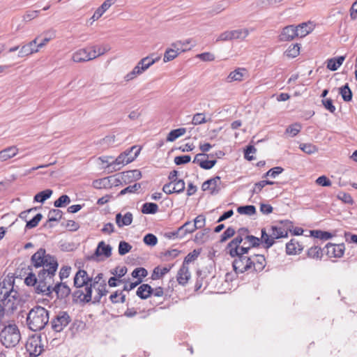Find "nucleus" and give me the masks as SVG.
<instances>
[{
  "label": "nucleus",
  "mask_w": 357,
  "mask_h": 357,
  "mask_svg": "<svg viewBox=\"0 0 357 357\" xmlns=\"http://www.w3.org/2000/svg\"><path fill=\"white\" fill-rule=\"evenodd\" d=\"M232 262L233 269L236 274L255 273L261 272L266 266V259L263 255H248V252H238Z\"/></svg>",
  "instance_id": "1"
},
{
  "label": "nucleus",
  "mask_w": 357,
  "mask_h": 357,
  "mask_svg": "<svg viewBox=\"0 0 357 357\" xmlns=\"http://www.w3.org/2000/svg\"><path fill=\"white\" fill-rule=\"evenodd\" d=\"M261 243V237L257 238L250 234L246 228H241L237 236L227 246V252L230 256L236 255L238 252H248L252 248L257 247Z\"/></svg>",
  "instance_id": "2"
},
{
  "label": "nucleus",
  "mask_w": 357,
  "mask_h": 357,
  "mask_svg": "<svg viewBox=\"0 0 357 357\" xmlns=\"http://www.w3.org/2000/svg\"><path fill=\"white\" fill-rule=\"evenodd\" d=\"M107 292V284L105 280H103V274L98 273L92 278L89 286L85 287L83 289L75 291V296L80 301L88 303L92 299L94 301H99Z\"/></svg>",
  "instance_id": "3"
},
{
  "label": "nucleus",
  "mask_w": 357,
  "mask_h": 357,
  "mask_svg": "<svg viewBox=\"0 0 357 357\" xmlns=\"http://www.w3.org/2000/svg\"><path fill=\"white\" fill-rule=\"evenodd\" d=\"M26 276L24 282L28 286H36L35 291L37 294H43L48 297H52V290L50 283L55 274H48L46 272L38 271V277L33 273L31 266L27 268Z\"/></svg>",
  "instance_id": "4"
},
{
  "label": "nucleus",
  "mask_w": 357,
  "mask_h": 357,
  "mask_svg": "<svg viewBox=\"0 0 357 357\" xmlns=\"http://www.w3.org/2000/svg\"><path fill=\"white\" fill-rule=\"evenodd\" d=\"M141 174L138 170H132L121 172L114 175L94 180L92 185L96 189H109L114 186H119L123 182H130L131 179H138Z\"/></svg>",
  "instance_id": "5"
},
{
  "label": "nucleus",
  "mask_w": 357,
  "mask_h": 357,
  "mask_svg": "<svg viewBox=\"0 0 357 357\" xmlns=\"http://www.w3.org/2000/svg\"><path fill=\"white\" fill-rule=\"evenodd\" d=\"M291 225L289 220H281L270 227L269 234L265 228L261 229V243L266 248H269L274 244L275 239L287 237Z\"/></svg>",
  "instance_id": "6"
},
{
  "label": "nucleus",
  "mask_w": 357,
  "mask_h": 357,
  "mask_svg": "<svg viewBox=\"0 0 357 357\" xmlns=\"http://www.w3.org/2000/svg\"><path fill=\"white\" fill-rule=\"evenodd\" d=\"M32 267L35 268H42L39 271L46 272L48 274H55L58 263L54 257L47 253L44 248H40L31 258Z\"/></svg>",
  "instance_id": "7"
},
{
  "label": "nucleus",
  "mask_w": 357,
  "mask_h": 357,
  "mask_svg": "<svg viewBox=\"0 0 357 357\" xmlns=\"http://www.w3.org/2000/svg\"><path fill=\"white\" fill-rule=\"evenodd\" d=\"M49 312L41 306H35L28 313L26 324L33 331L43 329L49 322Z\"/></svg>",
  "instance_id": "8"
},
{
  "label": "nucleus",
  "mask_w": 357,
  "mask_h": 357,
  "mask_svg": "<svg viewBox=\"0 0 357 357\" xmlns=\"http://www.w3.org/2000/svg\"><path fill=\"white\" fill-rule=\"evenodd\" d=\"M20 338V332L15 324L5 326L0 333V341L6 347H15L18 344Z\"/></svg>",
  "instance_id": "9"
},
{
  "label": "nucleus",
  "mask_w": 357,
  "mask_h": 357,
  "mask_svg": "<svg viewBox=\"0 0 357 357\" xmlns=\"http://www.w3.org/2000/svg\"><path fill=\"white\" fill-rule=\"evenodd\" d=\"M0 295H3L1 301L3 305L8 310H13L17 309L20 299L18 292L13 289L12 287L9 291L1 288L0 290Z\"/></svg>",
  "instance_id": "10"
},
{
  "label": "nucleus",
  "mask_w": 357,
  "mask_h": 357,
  "mask_svg": "<svg viewBox=\"0 0 357 357\" xmlns=\"http://www.w3.org/2000/svg\"><path fill=\"white\" fill-rule=\"evenodd\" d=\"M140 147L133 146L130 149L125 151L121 153L114 161L111 162L109 166L112 165H120L124 166L132 162L138 155L140 152Z\"/></svg>",
  "instance_id": "11"
},
{
  "label": "nucleus",
  "mask_w": 357,
  "mask_h": 357,
  "mask_svg": "<svg viewBox=\"0 0 357 357\" xmlns=\"http://www.w3.org/2000/svg\"><path fill=\"white\" fill-rule=\"evenodd\" d=\"M40 37V35L37 36L34 39L28 42L26 44H24L21 46L19 52H18V57H28L34 54H36L39 52L38 48L37 47V43Z\"/></svg>",
  "instance_id": "12"
},
{
  "label": "nucleus",
  "mask_w": 357,
  "mask_h": 357,
  "mask_svg": "<svg viewBox=\"0 0 357 357\" xmlns=\"http://www.w3.org/2000/svg\"><path fill=\"white\" fill-rule=\"evenodd\" d=\"M70 321V317L66 312H60L52 321V328L56 332L62 331Z\"/></svg>",
  "instance_id": "13"
},
{
  "label": "nucleus",
  "mask_w": 357,
  "mask_h": 357,
  "mask_svg": "<svg viewBox=\"0 0 357 357\" xmlns=\"http://www.w3.org/2000/svg\"><path fill=\"white\" fill-rule=\"evenodd\" d=\"M35 211H36V208H32L29 210L22 211L20 214V218L24 219L26 222V228L27 229H32L36 227L43 218L41 213H37L31 219H29V214Z\"/></svg>",
  "instance_id": "14"
},
{
  "label": "nucleus",
  "mask_w": 357,
  "mask_h": 357,
  "mask_svg": "<svg viewBox=\"0 0 357 357\" xmlns=\"http://www.w3.org/2000/svg\"><path fill=\"white\" fill-rule=\"evenodd\" d=\"M26 348L31 357L38 356L43 351L41 340L38 337L29 339Z\"/></svg>",
  "instance_id": "15"
},
{
  "label": "nucleus",
  "mask_w": 357,
  "mask_h": 357,
  "mask_svg": "<svg viewBox=\"0 0 357 357\" xmlns=\"http://www.w3.org/2000/svg\"><path fill=\"white\" fill-rule=\"evenodd\" d=\"M71 60L75 63H85L91 61L89 49L88 47H84L75 50L71 55Z\"/></svg>",
  "instance_id": "16"
},
{
  "label": "nucleus",
  "mask_w": 357,
  "mask_h": 357,
  "mask_svg": "<svg viewBox=\"0 0 357 357\" xmlns=\"http://www.w3.org/2000/svg\"><path fill=\"white\" fill-rule=\"evenodd\" d=\"M92 278H89L86 271L79 269L74 277V286L76 288H85L89 286Z\"/></svg>",
  "instance_id": "17"
},
{
  "label": "nucleus",
  "mask_w": 357,
  "mask_h": 357,
  "mask_svg": "<svg viewBox=\"0 0 357 357\" xmlns=\"http://www.w3.org/2000/svg\"><path fill=\"white\" fill-rule=\"evenodd\" d=\"M153 55V54H151L147 56H145L141 59L137 63L136 66L142 74L146 72L151 66H152L154 63L160 60V56H156L154 58Z\"/></svg>",
  "instance_id": "18"
},
{
  "label": "nucleus",
  "mask_w": 357,
  "mask_h": 357,
  "mask_svg": "<svg viewBox=\"0 0 357 357\" xmlns=\"http://www.w3.org/2000/svg\"><path fill=\"white\" fill-rule=\"evenodd\" d=\"M209 155L204 153H198L195 158L194 162L204 169H211L217 162L215 159H208Z\"/></svg>",
  "instance_id": "19"
},
{
  "label": "nucleus",
  "mask_w": 357,
  "mask_h": 357,
  "mask_svg": "<svg viewBox=\"0 0 357 357\" xmlns=\"http://www.w3.org/2000/svg\"><path fill=\"white\" fill-rule=\"evenodd\" d=\"M197 45V42L193 38L179 40L172 43V46L179 50L181 53L192 50Z\"/></svg>",
  "instance_id": "20"
},
{
  "label": "nucleus",
  "mask_w": 357,
  "mask_h": 357,
  "mask_svg": "<svg viewBox=\"0 0 357 357\" xmlns=\"http://www.w3.org/2000/svg\"><path fill=\"white\" fill-rule=\"evenodd\" d=\"M345 246L343 243L326 245V254L330 257H342L344 253Z\"/></svg>",
  "instance_id": "21"
},
{
  "label": "nucleus",
  "mask_w": 357,
  "mask_h": 357,
  "mask_svg": "<svg viewBox=\"0 0 357 357\" xmlns=\"http://www.w3.org/2000/svg\"><path fill=\"white\" fill-rule=\"evenodd\" d=\"M185 189V182L182 179L174 183H168L164 185L162 190L166 194L180 193Z\"/></svg>",
  "instance_id": "22"
},
{
  "label": "nucleus",
  "mask_w": 357,
  "mask_h": 357,
  "mask_svg": "<svg viewBox=\"0 0 357 357\" xmlns=\"http://www.w3.org/2000/svg\"><path fill=\"white\" fill-rule=\"evenodd\" d=\"M248 70L244 68H237L234 70L229 73L226 80L231 83L233 82H242L245 77H248Z\"/></svg>",
  "instance_id": "23"
},
{
  "label": "nucleus",
  "mask_w": 357,
  "mask_h": 357,
  "mask_svg": "<svg viewBox=\"0 0 357 357\" xmlns=\"http://www.w3.org/2000/svg\"><path fill=\"white\" fill-rule=\"evenodd\" d=\"M191 278L189 266L182 264L176 275V280L181 285H185Z\"/></svg>",
  "instance_id": "24"
},
{
  "label": "nucleus",
  "mask_w": 357,
  "mask_h": 357,
  "mask_svg": "<svg viewBox=\"0 0 357 357\" xmlns=\"http://www.w3.org/2000/svg\"><path fill=\"white\" fill-rule=\"evenodd\" d=\"M295 37H298L296 26L289 25L285 26L279 36L281 41H289L293 40Z\"/></svg>",
  "instance_id": "25"
},
{
  "label": "nucleus",
  "mask_w": 357,
  "mask_h": 357,
  "mask_svg": "<svg viewBox=\"0 0 357 357\" xmlns=\"http://www.w3.org/2000/svg\"><path fill=\"white\" fill-rule=\"evenodd\" d=\"M304 247L296 239H291L286 244V253L289 255H299Z\"/></svg>",
  "instance_id": "26"
},
{
  "label": "nucleus",
  "mask_w": 357,
  "mask_h": 357,
  "mask_svg": "<svg viewBox=\"0 0 357 357\" xmlns=\"http://www.w3.org/2000/svg\"><path fill=\"white\" fill-rule=\"evenodd\" d=\"M315 28V24L313 22L308 21L303 22L296 26L298 37L303 38L310 33Z\"/></svg>",
  "instance_id": "27"
},
{
  "label": "nucleus",
  "mask_w": 357,
  "mask_h": 357,
  "mask_svg": "<svg viewBox=\"0 0 357 357\" xmlns=\"http://www.w3.org/2000/svg\"><path fill=\"white\" fill-rule=\"evenodd\" d=\"M205 216L204 215H199L195 218L193 224L190 221H188L185 223L184 227L190 226V228L188 229V232H194L198 229L203 228L205 226Z\"/></svg>",
  "instance_id": "28"
},
{
  "label": "nucleus",
  "mask_w": 357,
  "mask_h": 357,
  "mask_svg": "<svg viewBox=\"0 0 357 357\" xmlns=\"http://www.w3.org/2000/svg\"><path fill=\"white\" fill-rule=\"evenodd\" d=\"M96 257H104L109 258L112 255V247L109 244H106L105 241H102L98 243L96 250L95 251Z\"/></svg>",
  "instance_id": "29"
},
{
  "label": "nucleus",
  "mask_w": 357,
  "mask_h": 357,
  "mask_svg": "<svg viewBox=\"0 0 357 357\" xmlns=\"http://www.w3.org/2000/svg\"><path fill=\"white\" fill-rule=\"evenodd\" d=\"M220 181V176H215L203 183L202 189L203 191H209L211 193L218 190V184Z\"/></svg>",
  "instance_id": "30"
},
{
  "label": "nucleus",
  "mask_w": 357,
  "mask_h": 357,
  "mask_svg": "<svg viewBox=\"0 0 357 357\" xmlns=\"http://www.w3.org/2000/svg\"><path fill=\"white\" fill-rule=\"evenodd\" d=\"M19 152V149L15 146H9L0 151V162H5L15 157Z\"/></svg>",
  "instance_id": "31"
},
{
  "label": "nucleus",
  "mask_w": 357,
  "mask_h": 357,
  "mask_svg": "<svg viewBox=\"0 0 357 357\" xmlns=\"http://www.w3.org/2000/svg\"><path fill=\"white\" fill-rule=\"evenodd\" d=\"M52 291H54L58 298H66L70 294V289L65 283H59L52 288Z\"/></svg>",
  "instance_id": "32"
},
{
  "label": "nucleus",
  "mask_w": 357,
  "mask_h": 357,
  "mask_svg": "<svg viewBox=\"0 0 357 357\" xmlns=\"http://www.w3.org/2000/svg\"><path fill=\"white\" fill-rule=\"evenodd\" d=\"M172 267L173 265H168L167 266H156L153 271L151 278L153 280L161 279L165 275L171 271Z\"/></svg>",
  "instance_id": "33"
},
{
  "label": "nucleus",
  "mask_w": 357,
  "mask_h": 357,
  "mask_svg": "<svg viewBox=\"0 0 357 357\" xmlns=\"http://www.w3.org/2000/svg\"><path fill=\"white\" fill-rule=\"evenodd\" d=\"M115 220L119 227L128 226L131 225L132 222V214L130 212H127L124 215H122L121 213H117Z\"/></svg>",
  "instance_id": "34"
},
{
  "label": "nucleus",
  "mask_w": 357,
  "mask_h": 357,
  "mask_svg": "<svg viewBox=\"0 0 357 357\" xmlns=\"http://www.w3.org/2000/svg\"><path fill=\"white\" fill-rule=\"evenodd\" d=\"M88 48L89 49L91 60L103 55L109 50V47L107 45H94Z\"/></svg>",
  "instance_id": "35"
},
{
  "label": "nucleus",
  "mask_w": 357,
  "mask_h": 357,
  "mask_svg": "<svg viewBox=\"0 0 357 357\" xmlns=\"http://www.w3.org/2000/svg\"><path fill=\"white\" fill-rule=\"evenodd\" d=\"M345 60L344 56L331 58L327 60V68L331 71L337 70Z\"/></svg>",
  "instance_id": "36"
},
{
  "label": "nucleus",
  "mask_w": 357,
  "mask_h": 357,
  "mask_svg": "<svg viewBox=\"0 0 357 357\" xmlns=\"http://www.w3.org/2000/svg\"><path fill=\"white\" fill-rule=\"evenodd\" d=\"M180 54L181 52H179V50L176 48H174V47L172 46V43L170 47L167 48L164 53L163 62H169L176 59Z\"/></svg>",
  "instance_id": "37"
},
{
  "label": "nucleus",
  "mask_w": 357,
  "mask_h": 357,
  "mask_svg": "<svg viewBox=\"0 0 357 357\" xmlns=\"http://www.w3.org/2000/svg\"><path fill=\"white\" fill-rule=\"evenodd\" d=\"M42 35L44 36V38L40 43H37L36 44L39 50L44 47L49 42H50L56 37L55 31L54 30L45 31L42 33Z\"/></svg>",
  "instance_id": "38"
},
{
  "label": "nucleus",
  "mask_w": 357,
  "mask_h": 357,
  "mask_svg": "<svg viewBox=\"0 0 357 357\" xmlns=\"http://www.w3.org/2000/svg\"><path fill=\"white\" fill-rule=\"evenodd\" d=\"M153 289L148 284H141L137 290V295L142 299H146L152 294Z\"/></svg>",
  "instance_id": "39"
},
{
  "label": "nucleus",
  "mask_w": 357,
  "mask_h": 357,
  "mask_svg": "<svg viewBox=\"0 0 357 357\" xmlns=\"http://www.w3.org/2000/svg\"><path fill=\"white\" fill-rule=\"evenodd\" d=\"M254 31V29L242 28L231 30L233 40L245 39L251 31Z\"/></svg>",
  "instance_id": "40"
},
{
  "label": "nucleus",
  "mask_w": 357,
  "mask_h": 357,
  "mask_svg": "<svg viewBox=\"0 0 357 357\" xmlns=\"http://www.w3.org/2000/svg\"><path fill=\"white\" fill-rule=\"evenodd\" d=\"M211 118H207L205 113H196L192 118V123L195 126L201 125L211 121Z\"/></svg>",
  "instance_id": "41"
},
{
  "label": "nucleus",
  "mask_w": 357,
  "mask_h": 357,
  "mask_svg": "<svg viewBox=\"0 0 357 357\" xmlns=\"http://www.w3.org/2000/svg\"><path fill=\"white\" fill-rule=\"evenodd\" d=\"M300 45L298 43L291 44L285 51L284 54L288 58H295L300 54Z\"/></svg>",
  "instance_id": "42"
},
{
  "label": "nucleus",
  "mask_w": 357,
  "mask_h": 357,
  "mask_svg": "<svg viewBox=\"0 0 357 357\" xmlns=\"http://www.w3.org/2000/svg\"><path fill=\"white\" fill-rule=\"evenodd\" d=\"M158 211V206L152 202H147L143 204L142 212L144 214H155Z\"/></svg>",
  "instance_id": "43"
},
{
  "label": "nucleus",
  "mask_w": 357,
  "mask_h": 357,
  "mask_svg": "<svg viewBox=\"0 0 357 357\" xmlns=\"http://www.w3.org/2000/svg\"><path fill=\"white\" fill-rule=\"evenodd\" d=\"M307 255L310 258L316 259H321L322 257V250L320 247L314 245L308 249Z\"/></svg>",
  "instance_id": "44"
},
{
  "label": "nucleus",
  "mask_w": 357,
  "mask_h": 357,
  "mask_svg": "<svg viewBox=\"0 0 357 357\" xmlns=\"http://www.w3.org/2000/svg\"><path fill=\"white\" fill-rule=\"evenodd\" d=\"M142 75L141 72L138 70V68L135 65V66L132 69L131 71L128 72L123 76V80L125 82H130L137 77Z\"/></svg>",
  "instance_id": "45"
},
{
  "label": "nucleus",
  "mask_w": 357,
  "mask_h": 357,
  "mask_svg": "<svg viewBox=\"0 0 357 357\" xmlns=\"http://www.w3.org/2000/svg\"><path fill=\"white\" fill-rule=\"evenodd\" d=\"M237 212L241 215H252L256 213V208L252 205L239 206Z\"/></svg>",
  "instance_id": "46"
},
{
  "label": "nucleus",
  "mask_w": 357,
  "mask_h": 357,
  "mask_svg": "<svg viewBox=\"0 0 357 357\" xmlns=\"http://www.w3.org/2000/svg\"><path fill=\"white\" fill-rule=\"evenodd\" d=\"M200 253V250H194L192 252L187 255L183 261V264L189 266V264L195 261L198 258Z\"/></svg>",
  "instance_id": "47"
},
{
  "label": "nucleus",
  "mask_w": 357,
  "mask_h": 357,
  "mask_svg": "<svg viewBox=\"0 0 357 357\" xmlns=\"http://www.w3.org/2000/svg\"><path fill=\"white\" fill-rule=\"evenodd\" d=\"M340 93L342 96V98L344 101L349 102V101L351 100L352 93H351V91L349 89L348 84H346V85L343 86L342 87L340 88Z\"/></svg>",
  "instance_id": "48"
},
{
  "label": "nucleus",
  "mask_w": 357,
  "mask_h": 357,
  "mask_svg": "<svg viewBox=\"0 0 357 357\" xmlns=\"http://www.w3.org/2000/svg\"><path fill=\"white\" fill-rule=\"evenodd\" d=\"M52 194V190H45L42 192H38L34 197V200L38 202H43L46 199L50 197Z\"/></svg>",
  "instance_id": "49"
},
{
  "label": "nucleus",
  "mask_w": 357,
  "mask_h": 357,
  "mask_svg": "<svg viewBox=\"0 0 357 357\" xmlns=\"http://www.w3.org/2000/svg\"><path fill=\"white\" fill-rule=\"evenodd\" d=\"M147 271L144 268H137L132 272V278L137 279V280H140V283L142 281V279L147 275Z\"/></svg>",
  "instance_id": "50"
},
{
  "label": "nucleus",
  "mask_w": 357,
  "mask_h": 357,
  "mask_svg": "<svg viewBox=\"0 0 357 357\" xmlns=\"http://www.w3.org/2000/svg\"><path fill=\"white\" fill-rule=\"evenodd\" d=\"M127 268L125 266H118L111 271V273L116 277L118 279H123L127 273Z\"/></svg>",
  "instance_id": "51"
},
{
  "label": "nucleus",
  "mask_w": 357,
  "mask_h": 357,
  "mask_svg": "<svg viewBox=\"0 0 357 357\" xmlns=\"http://www.w3.org/2000/svg\"><path fill=\"white\" fill-rule=\"evenodd\" d=\"M196 58L204 62H211L215 61V56L213 53L206 52L196 55Z\"/></svg>",
  "instance_id": "52"
},
{
  "label": "nucleus",
  "mask_w": 357,
  "mask_h": 357,
  "mask_svg": "<svg viewBox=\"0 0 357 357\" xmlns=\"http://www.w3.org/2000/svg\"><path fill=\"white\" fill-rule=\"evenodd\" d=\"M233 40L231 30H227L220 33L216 38V42H225Z\"/></svg>",
  "instance_id": "53"
},
{
  "label": "nucleus",
  "mask_w": 357,
  "mask_h": 357,
  "mask_svg": "<svg viewBox=\"0 0 357 357\" xmlns=\"http://www.w3.org/2000/svg\"><path fill=\"white\" fill-rule=\"evenodd\" d=\"M70 202V197L66 195H61L58 199H56L54 202V205L55 207H57V208L63 207V206H66L67 204H68Z\"/></svg>",
  "instance_id": "54"
},
{
  "label": "nucleus",
  "mask_w": 357,
  "mask_h": 357,
  "mask_svg": "<svg viewBox=\"0 0 357 357\" xmlns=\"http://www.w3.org/2000/svg\"><path fill=\"white\" fill-rule=\"evenodd\" d=\"M110 301L113 303H123L125 301V295L122 291H116L109 296Z\"/></svg>",
  "instance_id": "55"
},
{
  "label": "nucleus",
  "mask_w": 357,
  "mask_h": 357,
  "mask_svg": "<svg viewBox=\"0 0 357 357\" xmlns=\"http://www.w3.org/2000/svg\"><path fill=\"white\" fill-rule=\"evenodd\" d=\"M284 0H258L259 3L266 8L273 7L282 3Z\"/></svg>",
  "instance_id": "56"
},
{
  "label": "nucleus",
  "mask_w": 357,
  "mask_h": 357,
  "mask_svg": "<svg viewBox=\"0 0 357 357\" xmlns=\"http://www.w3.org/2000/svg\"><path fill=\"white\" fill-rule=\"evenodd\" d=\"M312 235L320 239L328 240L332 237V234L328 231L315 230L311 231Z\"/></svg>",
  "instance_id": "57"
},
{
  "label": "nucleus",
  "mask_w": 357,
  "mask_h": 357,
  "mask_svg": "<svg viewBox=\"0 0 357 357\" xmlns=\"http://www.w3.org/2000/svg\"><path fill=\"white\" fill-rule=\"evenodd\" d=\"M61 218L62 212L59 209H52L49 212L48 218L50 221H57Z\"/></svg>",
  "instance_id": "58"
},
{
  "label": "nucleus",
  "mask_w": 357,
  "mask_h": 357,
  "mask_svg": "<svg viewBox=\"0 0 357 357\" xmlns=\"http://www.w3.org/2000/svg\"><path fill=\"white\" fill-rule=\"evenodd\" d=\"M132 248V246L126 241H121L119 245V253L121 255H124L129 252Z\"/></svg>",
  "instance_id": "59"
},
{
  "label": "nucleus",
  "mask_w": 357,
  "mask_h": 357,
  "mask_svg": "<svg viewBox=\"0 0 357 357\" xmlns=\"http://www.w3.org/2000/svg\"><path fill=\"white\" fill-rule=\"evenodd\" d=\"M315 183L318 185L323 186V187H329L332 185L331 181L326 176H321L318 177L316 179Z\"/></svg>",
  "instance_id": "60"
},
{
  "label": "nucleus",
  "mask_w": 357,
  "mask_h": 357,
  "mask_svg": "<svg viewBox=\"0 0 357 357\" xmlns=\"http://www.w3.org/2000/svg\"><path fill=\"white\" fill-rule=\"evenodd\" d=\"M300 149L307 154L315 153L317 151V147L312 144H301Z\"/></svg>",
  "instance_id": "61"
},
{
  "label": "nucleus",
  "mask_w": 357,
  "mask_h": 357,
  "mask_svg": "<svg viewBox=\"0 0 357 357\" xmlns=\"http://www.w3.org/2000/svg\"><path fill=\"white\" fill-rule=\"evenodd\" d=\"M104 13H103L99 7L97 8L93 15L89 19L88 22L90 25H92L96 21L99 20L104 15Z\"/></svg>",
  "instance_id": "62"
},
{
  "label": "nucleus",
  "mask_w": 357,
  "mask_h": 357,
  "mask_svg": "<svg viewBox=\"0 0 357 357\" xmlns=\"http://www.w3.org/2000/svg\"><path fill=\"white\" fill-rule=\"evenodd\" d=\"M144 242L148 245L153 246L157 244L158 239L155 235L152 234H148L144 237Z\"/></svg>",
  "instance_id": "63"
},
{
  "label": "nucleus",
  "mask_w": 357,
  "mask_h": 357,
  "mask_svg": "<svg viewBox=\"0 0 357 357\" xmlns=\"http://www.w3.org/2000/svg\"><path fill=\"white\" fill-rule=\"evenodd\" d=\"M283 168L281 167H275L273 168H271L269 169L266 174L264 176V177L266 176H271V177H276L278 175L281 174L283 172Z\"/></svg>",
  "instance_id": "64"
}]
</instances>
